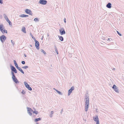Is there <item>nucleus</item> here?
Listing matches in <instances>:
<instances>
[{
    "label": "nucleus",
    "instance_id": "5",
    "mask_svg": "<svg viewBox=\"0 0 124 124\" xmlns=\"http://www.w3.org/2000/svg\"><path fill=\"white\" fill-rule=\"evenodd\" d=\"M60 33L61 35H64L65 34L66 32L64 28H62L59 30Z\"/></svg>",
    "mask_w": 124,
    "mask_h": 124
},
{
    "label": "nucleus",
    "instance_id": "23",
    "mask_svg": "<svg viewBox=\"0 0 124 124\" xmlns=\"http://www.w3.org/2000/svg\"><path fill=\"white\" fill-rule=\"evenodd\" d=\"M54 49H55V52L57 53V54H58V51L57 50V48L55 45L54 46Z\"/></svg>",
    "mask_w": 124,
    "mask_h": 124
},
{
    "label": "nucleus",
    "instance_id": "43",
    "mask_svg": "<svg viewBox=\"0 0 124 124\" xmlns=\"http://www.w3.org/2000/svg\"><path fill=\"white\" fill-rule=\"evenodd\" d=\"M29 16L28 15H25V17H28Z\"/></svg>",
    "mask_w": 124,
    "mask_h": 124
},
{
    "label": "nucleus",
    "instance_id": "39",
    "mask_svg": "<svg viewBox=\"0 0 124 124\" xmlns=\"http://www.w3.org/2000/svg\"><path fill=\"white\" fill-rule=\"evenodd\" d=\"M96 124H99V120H98V121H96Z\"/></svg>",
    "mask_w": 124,
    "mask_h": 124
},
{
    "label": "nucleus",
    "instance_id": "13",
    "mask_svg": "<svg viewBox=\"0 0 124 124\" xmlns=\"http://www.w3.org/2000/svg\"><path fill=\"white\" fill-rule=\"evenodd\" d=\"M74 89V87L73 86H72L71 88L69 90L68 93V95L69 96L72 93V91Z\"/></svg>",
    "mask_w": 124,
    "mask_h": 124
},
{
    "label": "nucleus",
    "instance_id": "26",
    "mask_svg": "<svg viewBox=\"0 0 124 124\" xmlns=\"http://www.w3.org/2000/svg\"><path fill=\"white\" fill-rule=\"evenodd\" d=\"M22 68L24 69H26L29 68V67L28 66H24L22 67Z\"/></svg>",
    "mask_w": 124,
    "mask_h": 124
},
{
    "label": "nucleus",
    "instance_id": "44",
    "mask_svg": "<svg viewBox=\"0 0 124 124\" xmlns=\"http://www.w3.org/2000/svg\"><path fill=\"white\" fill-rule=\"evenodd\" d=\"M30 46L31 47H32V45H30Z\"/></svg>",
    "mask_w": 124,
    "mask_h": 124
},
{
    "label": "nucleus",
    "instance_id": "21",
    "mask_svg": "<svg viewBox=\"0 0 124 124\" xmlns=\"http://www.w3.org/2000/svg\"><path fill=\"white\" fill-rule=\"evenodd\" d=\"M30 36L31 37L32 39L34 40V41L35 40H36V39L35 38V37L33 36L32 34L31 33L30 34Z\"/></svg>",
    "mask_w": 124,
    "mask_h": 124
},
{
    "label": "nucleus",
    "instance_id": "38",
    "mask_svg": "<svg viewBox=\"0 0 124 124\" xmlns=\"http://www.w3.org/2000/svg\"><path fill=\"white\" fill-rule=\"evenodd\" d=\"M22 93L23 94H24L25 93V92L23 90L22 91Z\"/></svg>",
    "mask_w": 124,
    "mask_h": 124
},
{
    "label": "nucleus",
    "instance_id": "19",
    "mask_svg": "<svg viewBox=\"0 0 124 124\" xmlns=\"http://www.w3.org/2000/svg\"><path fill=\"white\" fill-rule=\"evenodd\" d=\"M93 119L94 120L95 122H96L98 121V120H99L98 116H97L95 117H93Z\"/></svg>",
    "mask_w": 124,
    "mask_h": 124
},
{
    "label": "nucleus",
    "instance_id": "45",
    "mask_svg": "<svg viewBox=\"0 0 124 124\" xmlns=\"http://www.w3.org/2000/svg\"><path fill=\"white\" fill-rule=\"evenodd\" d=\"M113 70H115V68H113Z\"/></svg>",
    "mask_w": 124,
    "mask_h": 124
},
{
    "label": "nucleus",
    "instance_id": "11",
    "mask_svg": "<svg viewBox=\"0 0 124 124\" xmlns=\"http://www.w3.org/2000/svg\"><path fill=\"white\" fill-rule=\"evenodd\" d=\"M27 112L28 113L30 116H31L32 114L31 113V112L33 111V110L31 108H30L27 107Z\"/></svg>",
    "mask_w": 124,
    "mask_h": 124
},
{
    "label": "nucleus",
    "instance_id": "22",
    "mask_svg": "<svg viewBox=\"0 0 124 124\" xmlns=\"http://www.w3.org/2000/svg\"><path fill=\"white\" fill-rule=\"evenodd\" d=\"M22 31L24 33H26V31L25 30V28L24 27H23L22 28Z\"/></svg>",
    "mask_w": 124,
    "mask_h": 124
},
{
    "label": "nucleus",
    "instance_id": "9",
    "mask_svg": "<svg viewBox=\"0 0 124 124\" xmlns=\"http://www.w3.org/2000/svg\"><path fill=\"white\" fill-rule=\"evenodd\" d=\"M35 46L36 49L38 50H39V42L37 40H35Z\"/></svg>",
    "mask_w": 124,
    "mask_h": 124
},
{
    "label": "nucleus",
    "instance_id": "8",
    "mask_svg": "<svg viewBox=\"0 0 124 124\" xmlns=\"http://www.w3.org/2000/svg\"><path fill=\"white\" fill-rule=\"evenodd\" d=\"M24 83L25 86L30 91H31L32 90V88L27 83L25 82H24Z\"/></svg>",
    "mask_w": 124,
    "mask_h": 124
},
{
    "label": "nucleus",
    "instance_id": "3",
    "mask_svg": "<svg viewBox=\"0 0 124 124\" xmlns=\"http://www.w3.org/2000/svg\"><path fill=\"white\" fill-rule=\"evenodd\" d=\"M7 38L4 35H3L0 37V39L2 43H4L5 40H6Z\"/></svg>",
    "mask_w": 124,
    "mask_h": 124
},
{
    "label": "nucleus",
    "instance_id": "15",
    "mask_svg": "<svg viewBox=\"0 0 124 124\" xmlns=\"http://www.w3.org/2000/svg\"><path fill=\"white\" fill-rule=\"evenodd\" d=\"M112 4L110 3H108L106 5V7L107 8H110L111 7Z\"/></svg>",
    "mask_w": 124,
    "mask_h": 124
},
{
    "label": "nucleus",
    "instance_id": "42",
    "mask_svg": "<svg viewBox=\"0 0 124 124\" xmlns=\"http://www.w3.org/2000/svg\"><path fill=\"white\" fill-rule=\"evenodd\" d=\"M24 56L25 57H27V55H26V54H24Z\"/></svg>",
    "mask_w": 124,
    "mask_h": 124
},
{
    "label": "nucleus",
    "instance_id": "24",
    "mask_svg": "<svg viewBox=\"0 0 124 124\" xmlns=\"http://www.w3.org/2000/svg\"><path fill=\"white\" fill-rule=\"evenodd\" d=\"M18 70L20 71L23 74L24 73V72L23 71L22 69L20 67L19 68Z\"/></svg>",
    "mask_w": 124,
    "mask_h": 124
},
{
    "label": "nucleus",
    "instance_id": "37",
    "mask_svg": "<svg viewBox=\"0 0 124 124\" xmlns=\"http://www.w3.org/2000/svg\"><path fill=\"white\" fill-rule=\"evenodd\" d=\"M14 63L15 65V64H17V62H16V61L15 60H14Z\"/></svg>",
    "mask_w": 124,
    "mask_h": 124
},
{
    "label": "nucleus",
    "instance_id": "1",
    "mask_svg": "<svg viewBox=\"0 0 124 124\" xmlns=\"http://www.w3.org/2000/svg\"><path fill=\"white\" fill-rule=\"evenodd\" d=\"M85 111L87 112L88 110L89 106V98L88 96H85Z\"/></svg>",
    "mask_w": 124,
    "mask_h": 124
},
{
    "label": "nucleus",
    "instance_id": "32",
    "mask_svg": "<svg viewBox=\"0 0 124 124\" xmlns=\"http://www.w3.org/2000/svg\"><path fill=\"white\" fill-rule=\"evenodd\" d=\"M117 34L119 35L120 36H122V34L120 33L118 31H117Z\"/></svg>",
    "mask_w": 124,
    "mask_h": 124
},
{
    "label": "nucleus",
    "instance_id": "29",
    "mask_svg": "<svg viewBox=\"0 0 124 124\" xmlns=\"http://www.w3.org/2000/svg\"><path fill=\"white\" fill-rule=\"evenodd\" d=\"M32 112H33V113L35 114H36L37 115L38 114V111H37L36 110H34L33 111H33H32Z\"/></svg>",
    "mask_w": 124,
    "mask_h": 124
},
{
    "label": "nucleus",
    "instance_id": "18",
    "mask_svg": "<svg viewBox=\"0 0 124 124\" xmlns=\"http://www.w3.org/2000/svg\"><path fill=\"white\" fill-rule=\"evenodd\" d=\"M1 31L3 34H4L5 33H7V30L5 29H3L2 31Z\"/></svg>",
    "mask_w": 124,
    "mask_h": 124
},
{
    "label": "nucleus",
    "instance_id": "34",
    "mask_svg": "<svg viewBox=\"0 0 124 124\" xmlns=\"http://www.w3.org/2000/svg\"><path fill=\"white\" fill-rule=\"evenodd\" d=\"M11 42L13 45H14V41L13 40H11Z\"/></svg>",
    "mask_w": 124,
    "mask_h": 124
},
{
    "label": "nucleus",
    "instance_id": "33",
    "mask_svg": "<svg viewBox=\"0 0 124 124\" xmlns=\"http://www.w3.org/2000/svg\"><path fill=\"white\" fill-rule=\"evenodd\" d=\"M21 63L22 64H24L25 63V62L24 61H22Z\"/></svg>",
    "mask_w": 124,
    "mask_h": 124
},
{
    "label": "nucleus",
    "instance_id": "4",
    "mask_svg": "<svg viewBox=\"0 0 124 124\" xmlns=\"http://www.w3.org/2000/svg\"><path fill=\"white\" fill-rule=\"evenodd\" d=\"M11 71L14 72L15 73H16L17 72V70L15 67L13 66H12L11 64L10 66Z\"/></svg>",
    "mask_w": 124,
    "mask_h": 124
},
{
    "label": "nucleus",
    "instance_id": "27",
    "mask_svg": "<svg viewBox=\"0 0 124 124\" xmlns=\"http://www.w3.org/2000/svg\"><path fill=\"white\" fill-rule=\"evenodd\" d=\"M20 17H25V15L24 14H22L20 15Z\"/></svg>",
    "mask_w": 124,
    "mask_h": 124
},
{
    "label": "nucleus",
    "instance_id": "36",
    "mask_svg": "<svg viewBox=\"0 0 124 124\" xmlns=\"http://www.w3.org/2000/svg\"><path fill=\"white\" fill-rule=\"evenodd\" d=\"M3 3L2 0H0V3L2 4Z\"/></svg>",
    "mask_w": 124,
    "mask_h": 124
},
{
    "label": "nucleus",
    "instance_id": "20",
    "mask_svg": "<svg viewBox=\"0 0 124 124\" xmlns=\"http://www.w3.org/2000/svg\"><path fill=\"white\" fill-rule=\"evenodd\" d=\"M41 118L39 117L37 118H36L35 119V122H37L41 120Z\"/></svg>",
    "mask_w": 124,
    "mask_h": 124
},
{
    "label": "nucleus",
    "instance_id": "41",
    "mask_svg": "<svg viewBox=\"0 0 124 124\" xmlns=\"http://www.w3.org/2000/svg\"><path fill=\"white\" fill-rule=\"evenodd\" d=\"M63 109L62 108V109L61 111V112H60V113H61V114H62V112L63 111Z\"/></svg>",
    "mask_w": 124,
    "mask_h": 124
},
{
    "label": "nucleus",
    "instance_id": "17",
    "mask_svg": "<svg viewBox=\"0 0 124 124\" xmlns=\"http://www.w3.org/2000/svg\"><path fill=\"white\" fill-rule=\"evenodd\" d=\"M54 89L55 90L57 93H58L59 94L61 95H62V93L60 91L58 90H56V89L54 88Z\"/></svg>",
    "mask_w": 124,
    "mask_h": 124
},
{
    "label": "nucleus",
    "instance_id": "31",
    "mask_svg": "<svg viewBox=\"0 0 124 124\" xmlns=\"http://www.w3.org/2000/svg\"><path fill=\"white\" fill-rule=\"evenodd\" d=\"M15 66L16 67L17 69H18L20 67L18 66V64H15Z\"/></svg>",
    "mask_w": 124,
    "mask_h": 124
},
{
    "label": "nucleus",
    "instance_id": "47",
    "mask_svg": "<svg viewBox=\"0 0 124 124\" xmlns=\"http://www.w3.org/2000/svg\"><path fill=\"white\" fill-rule=\"evenodd\" d=\"M36 124H39L38 123H37Z\"/></svg>",
    "mask_w": 124,
    "mask_h": 124
},
{
    "label": "nucleus",
    "instance_id": "35",
    "mask_svg": "<svg viewBox=\"0 0 124 124\" xmlns=\"http://www.w3.org/2000/svg\"><path fill=\"white\" fill-rule=\"evenodd\" d=\"M111 40H112L110 38H109L107 40V41H110Z\"/></svg>",
    "mask_w": 124,
    "mask_h": 124
},
{
    "label": "nucleus",
    "instance_id": "25",
    "mask_svg": "<svg viewBox=\"0 0 124 124\" xmlns=\"http://www.w3.org/2000/svg\"><path fill=\"white\" fill-rule=\"evenodd\" d=\"M34 21L35 22H39V19L38 18H36L34 19Z\"/></svg>",
    "mask_w": 124,
    "mask_h": 124
},
{
    "label": "nucleus",
    "instance_id": "40",
    "mask_svg": "<svg viewBox=\"0 0 124 124\" xmlns=\"http://www.w3.org/2000/svg\"><path fill=\"white\" fill-rule=\"evenodd\" d=\"M64 21L65 23H66V19L65 18H64Z\"/></svg>",
    "mask_w": 124,
    "mask_h": 124
},
{
    "label": "nucleus",
    "instance_id": "2",
    "mask_svg": "<svg viewBox=\"0 0 124 124\" xmlns=\"http://www.w3.org/2000/svg\"><path fill=\"white\" fill-rule=\"evenodd\" d=\"M11 74L12 76V78L13 81L16 84L19 83V82L18 81L15 75L14 72H11Z\"/></svg>",
    "mask_w": 124,
    "mask_h": 124
},
{
    "label": "nucleus",
    "instance_id": "16",
    "mask_svg": "<svg viewBox=\"0 0 124 124\" xmlns=\"http://www.w3.org/2000/svg\"><path fill=\"white\" fill-rule=\"evenodd\" d=\"M58 37L59 38L60 40L61 41H63L64 39L63 37L62 36H58Z\"/></svg>",
    "mask_w": 124,
    "mask_h": 124
},
{
    "label": "nucleus",
    "instance_id": "30",
    "mask_svg": "<svg viewBox=\"0 0 124 124\" xmlns=\"http://www.w3.org/2000/svg\"><path fill=\"white\" fill-rule=\"evenodd\" d=\"M41 51L44 54H46V52L43 49H41Z\"/></svg>",
    "mask_w": 124,
    "mask_h": 124
},
{
    "label": "nucleus",
    "instance_id": "6",
    "mask_svg": "<svg viewBox=\"0 0 124 124\" xmlns=\"http://www.w3.org/2000/svg\"><path fill=\"white\" fill-rule=\"evenodd\" d=\"M112 87V88L114 89V90L117 93H119V91L118 88V87L116 86L115 85H114Z\"/></svg>",
    "mask_w": 124,
    "mask_h": 124
},
{
    "label": "nucleus",
    "instance_id": "28",
    "mask_svg": "<svg viewBox=\"0 0 124 124\" xmlns=\"http://www.w3.org/2000/svg\"><path fill=\"white\" fill-rule=\"evenodd\" d=\"M54 113V112L53 111H52L51 112V113L50 114V117H52V114H53Z\"/></svg>",
    "mask_w": 124,
    "mask_h": 124
},
{
    "label": "nucleus",
    "instance_id": "7",
    "mask_svg": "<svg viewBox=\"0 0 124 124\" xmlns=\"http://www.w3.org/2000/svg\"><path fill=\"white\" fill-rule=\"evenodd\" d=\"M4 16L5 19L6 20L7 22L9 23V25L11 26L12 25V23L9 20L7 16L5 14H4Z\"/></svg>",
    "mask_w": 124,
    "mask_h": 124
},
{
    "label": "nucleus",
    "instance_id": "12",
    "mask_svg": "<svg viewBox=\"0 0 124 124\" xmlns=\"http://www.w3.org/2000/svg\"><path fill=\"white\" fill-rule=\"evenodd\" d=\"M25 11L26 13L31 16L32 15V13L30 10L26 9L25 10Z\"/></svg>",
    "mask_w": 124,
    "mask_h": 124
},
{
    "label": "nucleus",
    "instance_id": "10",
    "mask_svg": "<svg viewBox=\"0 0 124 124\" xmlns=\"http://www.w3.org/2000/svg\"><path fill=\"white\" fill-rule=\"evenodd\" d=\"M39 2L41 4L45 5L46 4L47 1L45 0H40Z\"/></svg>",
    "mask_w": 124,
    "mask_h": 124
},
{
    "label": "nucleus",
    "instance_id": "46",
    "mask_svg": "<svg viewBox=\"0 0 124 124\" xmlns=\"http://www.w3.org/2000/svg\"><path fill=\"white\" fill-rule=\"evenodd\" d=\"M43 36L42 37V39H43Z\"/></svg>",
    "mask_w": 124,
    "mask_h": 124
},
{
    "label": "nucleus",
    "instance_id": "14",
    "mask_svg": "<svg viewBox=\"0 0 124 124\" xmlns=\"http://www.w3.org/2000/svg\"><path fill=\"white\" fill-rule=\"evenodd\" d=\"M5 29V27L2 24H0V31Z\"/></svg>",
    "mask_w": 124,
    "mask_h": 124
}]
</instances>
